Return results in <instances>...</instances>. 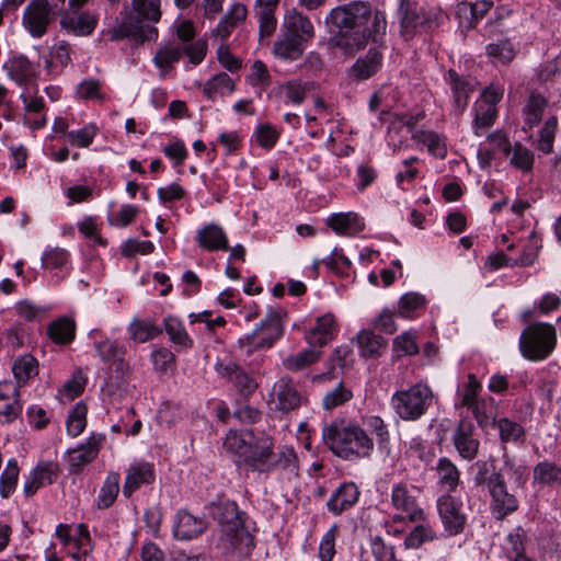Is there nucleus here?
I'll list each match as a JSON object with an SVG mask.
<instances>
[{
  "mask_svg": "<svg viewBox=\"0 0 561 561\" xmlns=\"http://www.w3.org/2000/svg\"><path fill=\"white\" fill-rule=\"evenodd\" d=\"M250 447L243 466L253 472L270 474L282 470L289 476H298V458L293 447L283 446L275 450V440L264 433L249 431Z\"/></svg>",
  "mask_w": 561,
  "mask_h": 561,
  "instance_id": "f257e3e1",
  "label": "nucleus"
},
{
  "mask_svg": "<svg viewBox=\"0 0 561 561\" xmlns=\"http://www.w3.org/2000/svg\"><path fill=\"white\" fill-rule=\"evenodd\" d=\"M211 515L221 527L219 545L232 561H242L253 548V537L244 526L245 513L233 501L213 504Z\"/></svg>",
  "mask_w": 561,
  "mask_h": 561,
  "instance_id": "f03ea898",
  "label": "nucleus"
},
{
  "mask_svg": "<svg viewBox=\"0 0 561 561\" xmlns=\"http://www.w3.org/2000/svg\"><path fill=\"white\" fill-rule=\"evenodd\" d=\"M324 445L339 458L354 461L369 458L374 451V440L357 423L335 420L322 428Z\"/></svg>",
  "mask_w": 561,
  "mask_h": 561,
  "instance_id": "7ed1b4c3",
  "label": "nucleus"
},
{
  "mask_svg": "<svg viewBox=\"0 0 561 561\" xmlns=\"http://www.w3.org/2000/svg\"><path fill=\"white\" fill-rule=\"evenodd\" d=\"M160 4V0H133L131 10L110 31L111 39L131 38L137 44L156 41L158 30L151 23H158L161 19Z\"/></svg>",
  "mask_w": 561,
  "mask_h": 561,
  "instance_id": "20e7f679",
  "label": "nucleus"
},
{
  "mask_svg": "<svg viewBox=\"0 0 561 561\" xmlns=\"http://www.w3.org/2000/svg\"><path fill=\"white\" fill-rule=\"evenodd\" d=\"M370 5L369 1L355 0L333 8L325 16V24L336 31L329 44L340 49V43L352 42L353 33L363 25Z\"/></svg>",
  "mask_w": 561,
  "mask_h": 561,
  "instance_id": "39448f33",
  "label": "nucleus"
},
{
  "mask_svg": "<svg viewBox=\"0 0 561 561\" xmlns=\"http://www.w3.org/2000/svg\"><path fill=\"white\" fill-rule=\"evenodd\" d=\"M557 346V331L552 324L536 322L525 328L519 337V351L528 360L548 358Z\"/></svg>",
  "mask_w": 561,
  "mask_h": 561,
  "instance_id": "423d86ee",
  "label": "nucleus"
},
{
  "mask_svg": "<svg viewBox=\"0 0 561 561\" xmlns=\"http://www.w3.org/2000/svg\"><path fill=\"white\" fill-rule=\"evenodd\" d=\"M388 22L386 13L379 9L369 8V14L357 32L353 33L352 42L340 43V50L344 55L353 56L360 49H364L368 43H374L381 47L385 43Z\"/></svg>",
  "mask_w": 561,
  "mask_h": 561,
  "instance_id": "0eeeda50",
  "label": "nucleus"
},
{
  "mask_svg": "<svg viewBox=\"0 0 561 561\" xmlns=\"http://www.w3.org/2000/svg\"><path fill=\"white\" fill-rule=\"evenodd\" d=\"M282 308L270 309L260 325L250 334L239 339L240 347L249 356L257 350L271 348L284 333Z\"/></svg>",
  "mask_w": 561,
  "mask_h": 561,
  "instance_id": "6e6552de",
  "label": "nucleus"
},
{
  "mask_svg": "<svg viewBox=\"0 0 561 561\" xmlns=\"http://www.w3.org/2000/svg\"><path fill=\"white\" fill-rule=\"evenodd\" d=\"M432 401L431 388L423 383H416L407 390L396 391L391 398V407L400 419L416 421L426 413Z\"/></svg>",
  "mask_w": 561,
  "mask_h": 561,
  "instance_id": "1a4fd4ad",
  "label": "nucleus"
},
{
  "mask_svg": "<svg viewBox=\"0 0 561 561\" xmlns=\"http://www.w3.org/2000/svg\"><path fill=\"white\" fill-rule=\"evenodd\" d=\"M398 16L400 35L405 41L413 38L420 32H428L438 25L437 16L414 0H400Z\"/></svg>",
  "mask_w": 561,
  "mask_h": 561,
  "instance_id": "9d476101",
  "label": "nucleus"
},
{
  "mask_svg": "<svg viewBox=\"0 0 561 561\" xmlns=\"http://www.w3.org/2000/svg\"><path fill=\"white\" fill-rule=\"evenodd\" d=\"M437 512L444 530L448 536H457L463 533L467 524V515L463 511V502L453 494H442L436 501Z\"/></svg>",
  "mask_w": 561,
  "mask_h": 561,
  "instance_id": "9b49d317",
  "label": "nucleus"
},
{
  "mask_svg": "<svg viewBox=\"0 0 561 561\" xmlns=\"http://www.w3.org/2000/svg\"><path fill=\"white\" fill-rule=\"evenodd\" d=\"M444 81L450 90L451 113L460 117L468 106L470 95L476 90V81L470 76L458 73L455 69H449L444 75Z\"/></svg>",
  "mask_w": 561,
  "mask_h": 561,
  "instance_id": "f8f14e48",
  "label": "nucleus"
},
{
  "mask_svg": "<svg viewBox=\"0 0 561 561\" xmlns=\"http://www.w3.org/2000/svg\"><path fill=\"white\" fill-rule=\"evenodd\" d=\"M50 22L51 7L48 0H31L25 7L22 23L33 37L45 35Z\"/></svg>",
  "mask_w": 561,
  "mask_h": 561,
  "instance_id": "ddd939ff",
  "label": "nucleus"
},
{
  "mask_svg": "<svg viewBox=\"0 0 561 561\" xmlns=\"http://www.w3.org/2000/svg\"><path fill=\"white\" fill-rule=\"evenodd\" d=\"M215 369L219 377L227 379L243 398L252 396L259 387L254 377L232 360L218 362Z\"/></svg>",
  "mask_w": 561,
  "mask_h": 561,
  "instance_id": "4468645a",
  "label": "nucleus"
},
{
  "mask_svg": "<svg viewBox=\"0 0 561 561\" xmlns=\"http://www.w3.org/2000/svg\"><path fill=\"white\" fill-rule=\"evenodd\" d=\"M488 491L491 497L490 511L495 519L503 520L518 510V500L508 492L504 476L495 477Z\"/></svg>",
  "mask_w": 561,
  "mask_h": 561,
  "instance_id": "2eb2a0df",
  "label": "nucleus"
},
{
  "mask_svg": "<svg viewBox=\"0 0 561 561\" xmlns=\"http://www.w3.org/2000/svg\"><path fill=\"white\" fill-rule=\"evenodd\" d=\"M391 506L400 513H404L411 523L425 522L426 513L419 504L416 496L403 482L394 483L391 488Z\"/></svg>",
  "mask_w": 561,
  "mask_h": 561,
  "instance_id": "dca6fc26",
  "label": "nucleus"
},
{
  "mask_svg": "<svg viewBox=\"0 0 561 561\" xmlns=\"http://www.w3.org/2000/svg\"><path fill=\"white\" fill-rule=\"evenodd\" d=\"M104 434H91L87 440L76 448L68 450L69 473L78 474L83 468L91 463L99 455L103 442Z\"/></svg>",
  "mask_w": 561,
  "mask_h": 561,
  "instance_id": "f3484780",
  "label": "nucleus"
},
{
  "mask_svg": "<svg viewBox=\"0 0 561 561\" xmlns=\"http://www.w3.org/2000/svg\"><path fill=\"white\" fill-rule=\"evenodd\" d=\"M98 22V15L91 11H66L60 18V27L68 34L84 37L94 32Z\"/></svg>",
  "mask_w": 561,
  "mask_h": 561,
  "instance_id": "a211bd4d",
  "label": "nucleus"
},
{
  "mask_svg": "<svg viewBox=\"0 0 561 561\" xmlns=\"http://www.w3.org/2000/svg\"><path fill=\"white\" fill-rule=\"evenodd\" d=\"M453 443L462 459L471 461L477 457L480 442L476 437L474 426L470 420L459 421L453 434Z\"/></svg>",
  "mask_w": 561,
  "mask_h": 561,
  "instance_id": "6ab92c4d",
  "label": "nucleus"
},
{
  "mask_svg": "<svg viewBox=\"0 0 561 561\" xmlns=\"http://www.w3.org/2000/svg\"><path fill=\"white\" fill-rule=\"evenodd\" d=\"M273 391L275 396V407L283 413L297 410L307 401L290 378H280L275 382Z\"/></svg>",
  "mask_w": 561,
  "mask_h": 561,
  "instance_id": "aec40b11",
  "label": "nucleus"
},
{
  "mask_svg": "<svg viewBox=\"0 0 561 561\" xmlns=\"http://www.w3.org/2000/svg\"><path fill=\"white\" fill-rule=\"evenodd\" d=\"M59 467L53 461H42L36 465L26 477L23 492L26 497L33 496L41 488L55 482Z\"/></svg>",
  "mask_w": 561,
  "mask_h": 561,
  "instance_id": "412c9836",
  "label": "nucleus"
},
{
  "mask_svg": "<svg viewBox=\"0 0 561 561\" xmlns=\"http://www.w3.org/2000/svg\"><path fill=\"white\" fill-rule=\"evenodd\" d=\"M283 26L285 34L304 44L311 42L316 34L310 19L297 8H291L285 13Z\"/></svg>",
  "mask_w": 561,
  "mask_h": 561,
  "instance_id": "4be33fe9",
  "label": "nucleus"
},
{
  "mask_svg": "<svg viewBox=\"0 0 561 561\" xmlns=\"http://www.w3.org/2000/svg\"><path fill=\"white\" fill-rule=\"evenodd\" d=\"M248 18V8L241 2H234L220 18L218 24L213 30V36L225 43L232 32L240 26Z\"/></svg>",
  "mask_w": 561,
  "mask_h": 561,
  "instance_id": "5701e85b",
  "label": "nucleus"
},
{
  "mask_svg": "<svg viewBox=\"0 0 561 561\" xmlns=\"http://www.w3.org/2000/svg\"><path fill=\"white\" fill-rule=\"evenodd\" d=\"M207 528L204 518L196 517L185 510L179 511L173 520V535L179 540H192L201 536Z\"/></svg>",
  "mask_w": 561,
  "mask_h": 561,
  "instance_id": "b1692460",
  "label": "nucleus"
},
{
  "mask_svg": "<svg viewBox=\"0 0 561 561\" xmlns=\"http://www.w3.org/2000/svg\"><path fill=\"white\" fill-rule=\"evenodd\" d=\"M156 479L154 467L150 462L139 461L131 463L126 473L123 494L130 497L141 485L151 484Z\"/></svg>",
  "mask_w": 561,
  "mask_h": 561,
  "instance_id": "393cba45",
  "label": "nucleus"
},
{
  "mask_svg": "<svg viewBox=\"0 0 561 561\" xmlns=\"http://www.w3.org/2000/svg\"><path fill=\"white\" fill-rule=\"evenodd\" d=\"M359 495L360 492L354 482H343L327 501V508L334 516H339L353 507L358 502Z\"/></svg>",
  "mask_w": 561,
  "mask_h": 561,
  "instance_id": "a878e982",
  "label": "nucleus"
},
{
  "mask_svg": "<svg viewBox=\"0 0 561 561\" xmlns=\"http://www.w3.org/2000/svg\"><path fill=\"white\" fill-rule=\"evenodd\" d=\"M278 4L279 0H255L253 15L259 22L260 37H270L276 31Z\"/></svg>",
  "mask_w": 561,
  "mask_h": 561,
  "instance_id": "bb28decb",
  "label": "nucleus"
},
{
  "mask_svg": "<svg viewBox=\"0 0 561 561\" xmlns=\"http://www.w3.org/2000/svg\"><path fill=\"white\" fill-rule=\"evenodd\" d=\"M196 242L199 248L214 251H228L229 240L224 228L217 224L210 222L203 226L196 233Z\"/></svg>",
  "mask_w": 561,
  "mask_h": 561,
  "instance_id": "cd10ccee",
  "label": "nucleus"
},
{
  "mask_svg": "<svg viewBox=\"0 0 561 561\" xmlns=\"http://www.w3.org/2000/svg\"><path fill=\"white\" fill-rule=\"evenodd\" d=\"M382 66V54L374 47L364 57H359L348 70V76L357 81H364L375 76Z\"/></svg>",
  "mask_w": 561,
  "mask_h": 561,
  "instance_id": "c85d7f7f",
  "label": "nucleus"
},
{
  "mask_svg": "<svg viewBox=\"0 0 561 561\" xmlns=\"http://www.w3.org/2000/svg\"><path fill=\"white\" fill-rule=\"evenodd\" d=\"M437 485L445 491L444 494H451L460 484V471L457 466L447 457L438 459L435 466Z\"/></svg>",
  "mask_w": 561,
  "mask_h": 561,
  "instance_id": "c756f323",
  "label": "nucleus"
},
{
  "mask_svg": "<svg viewBox=\"0 0 561 561\" xmlns=\"http://www.w3.org/2000/svg\"><path fill=\"white\" fill-rule=\"evenodd\" d=\"M328 226L340 236L352 237L362 232L365 224L355 213H340L328 218Z\"/></svg>",
  "mask_w": 561,
  "mask_h": 561,
  "instance_id": "7c9ffc66",
  "label": "nucleus"
},
{
  "mask_svg": "<svg viewBox=\"0 0 561 561\" xmlns=\"http://www.w3.org/2000/svg\"><path fill=\"white\" fill-rule=\"evenodd\" d=\"M48 337L57 345H68L76 336V322L72 318L62 316L47 325Z\"/></svg>",
  "mask_w": 561,
  "mask_h": 561,
  "instance_id": "2f4dec72",
  "label": "nucleus"
},
{
  "mask_svg": "<svg viewBox=\"0 0 561 561\" xmlns=\"http://www.w3.org/2000/svg\"><path fill=\"white\" fill-rule=\"evenodd\" d=\"M473 413V416L481 428H488L489 426L495 427L497 405L491 396L482 397L478 399L472 405H469Z\"/></svg>",
  "mask_w": 561,
  "mask_h": 561,
  "instance_id": "473e14b6",
  "label": "nucleus"
},
{
  "mask_svg": "<svg viewBox=\"0 0 561 561\" xmlns=\"http://www.w3.org/2000/svg\"><path fill=\"white\" fill-rule=\"evenodd\" d=\"M335 321L332 314H324L317 319L316 325L311 328L306 340L310 345L323 346L333 337Z\"/></svg>",
  "mask_w": 561,
  "mask_h": 561,
  "instance_id": "72a5a7b5",
  "label": "nucleus"
},
{
  "mask_svg": "<svg viewBox=\"0 0 561 561\" xmlns=\"http://www.w3.org/2000/svg\"><path fill=\"white\" fill-rule=\"evenodd\" d=\"M119 482L121 476L118 472H108L96 497L99 510H107L114 504L119 493Z\"/></svg>",
  "mask_w": 561,
  "mask_h": 561,
  "instance_id": "f704fd0d",
  "label": "nucleus"
},
{
  "mask_svg": "<svg viewBox=\"0 0 561 561\" xmlns=\"http://www.w3.org/2000/svg\"><path fill=\"white\" fill-rule=\"evenodd\" d=\"M533 478L535 484L561 485V467L548 460L540 461L534 467Z\"/></svg>",
  "mask_w": 561,
  "mask_h": 561,
  "instance_id": "c9c22d12",
  "label": "nucleus"
},
{
  "mask_svg": "<svg viewBox=\"0 0 561 561\" xmlns=\"http://www.w3.org/2000/svg\"><path fill=\"white\" fill-rule=\"evenodd\" d=\"M8 76L18 84H24L35 75L33 64L23 55L12 57L5 65Z\"/></svg>",
  "mask_w": 561,
  "mask_h": 561,
  "instance_id": "e433bc0d",
  "label": "nucleus"
},
{
  "mask_svg": "<svg viewBox=\"0 0 561 561\" xmlns=\"http://www.w3.org/2000/svg\"><path fill=\"white\" fill-rule=\"evenodd\" d=\"M413 140L425 146L427 151L436 158L444 159L447 154L445 137L434 130L415 131Z\"/></svg>",
  "mask_w": 561,
  "mask_h": 561,
  "instance_id": "4c0bfd02",
  "label": "nucleus"
},
{
  "mask_svg": "<svg viewBox=\"0 0 561 561\" xmlns=\"http://www.w3.org/2000/svg\"><path fill=\"white\" fill-rule=\"evenodd\" d=\"M129 337L136 343H145L162 333V329L151 320L135 318L128 325Z\"/></svg>",
  "mask_w": 561,
  "mask_h": 561,
  "instance_id": "58836bf2",
  "label": "nucleus"
},
{
  "mask_svg": "<svg viewBox=\"0 0 561 561\" xmlns=\"http://www.w3.org/2000/svg\"><path fill=\"white\" fill-rule=\"evenodd\" d=\"M357 345L363 357H378L386 346V341L371 330H362L357 335Z\"/></svg>",
  "mask_w": 561,
  "mask_h": 561,
  "instance_id": "ea45409f",
  "label": "nucleus"
},
{
  "mask_svg": "<svg viewBox=\"0 0 561 561\" xmlns=\"http://www.w3.org/2000/svg\"><path fill=\"white\" fill-rule=\"evenodd\" d=\"M12 371L21 387L38 374V362L30 354L23 355L14 360Z\"/></svg>",
  "mask_w": 561,
  "mask_h": 561,
  "instance_id": "a19ab883",
  "label": "nucleus"
},
{
  "mask_svg": "<svg viewBox=\"0 0 561 561\" xmlns=\"http://www.w3.org/2000/svg\"><path fill=\"white\" fill-rule=\"evenodd\" d=\"M426 299L419 293H407L398 302V313L402 318L414 319L417 312L425 308Z\"/></svg>",
  "mask_w": 561,
  "mask_h": 561,
  "instance_id": "79ce46f5",
  "label": "nucleus"
},
{
  "mask_svg": "<svg viewBox=\"0 0 561 561\" xmlns=\"http://www.w3.org/2000/svg\"><path fill=\"white\" fill-rule=\"evenodd\" d=\"M547 106V100L537 93H531L523 110L524 122L529 127L538 125L542 118L543 111Z\"/></svg>",
  "mask_w": 561,
  "mask_h": 561,
  "instance_id": "37998d69",
  "label": "nucleus"
},
{
  "mask_svg": "<svg viewBox=\"0 0 561 561\" xmlns=\"http://www.w3.org/2000/svg\"><path fill=\"white\" fill-rule=\"evenodd\" d=\"M94 347L101 360L106 364L114 365L124 360L125 348L117 341L105 339L96 342Z\"/></svg>",
  "mask_w": 561,
  "mask_h": 561,
  "instance_id": "c03bdc74",
  "label": "nucleus"
},
{
  "mask_svg": "<svg viewBox=\"0 0 561 561\" xmlns=\"http://www.w3.org/2000/svg\"><path fill=\"white\" fill-rule=\"evenodd\" d=\"M163 324L164 330L173 344L183 348L192 347L193 340L190 337L183 323L179 319L174 317H167L163 320Z\"/></svg>",
  "mask_w": 561,
  "mask_h": 561,
  "instance_id": "a18cd8bd",
  "label": "nucleus"
},
{
  "mask_svg": "<svg viewBox=\"0 0 561 561\" xmlns=\"http://www.w3.org/2000/svg\"><path fill=\"white\" fill-rule=\"evenodd\" d=\"M248 438L238 433L237 431L230 430L225 438L224 447L227 451L238 457L237 462L242 465L250 447V435L247 434Z\"/></svg>",
  "mask_w": 561,
  "mask_h": 561,
  "instance_id": "49530a36",
  "label": "nucleus"
},
{
  "mask_svg": "<svg viewBox=\"0 0 561 561\" xmlns=\"http://www.w3.org/2000/svg\"><path fill=\"white\" fill-rule=\"evenodd\" d=\"M495 427L499 428L502 443H522L524 440L525 430L518 422L501 417L496 420Z\"/></svg>",
  "mask_w": 561,
  "mask_h": 561,
  "instance_id": "de8ad7c7",
  "label": "nucleus"
},
{
  "mask_svg": "<svg viewBox=\"0 0 561 561\" xmlns=\"http://www.w3.org/2000/svg\"><path fill=\"white\" fill-rule=\"evenodd\" d=\"M236 89L231 77L226 72H220L211 77L204 85V93L208 99H215L216 94L232 93Z\"/></svg>",
  "mask_w": 561,
  "mask_h": 561,
  "instance_id": "09e8293b",
  "label": "nucleus"
},
{
  "mask_svg": "<svg viewBox=\"0 0 561 561\" xmlns=\"http://www.w3.org/2000/svg\"><path fill=\"white\" fill-rule=\"evenodd\" d=\"M184 50L182 46L175 44H167L156 53L153 57L154 65L162 71L172 68L173 64L178 62Z\"/></svg>",
  "mask_w": 561,
  "mask_h": 561,
  "instance_id": "8fccbe9b",
  "label": "nucleus"
},
{
  "mask_svg": "<svg viewBox=\"0 0 561 561\" xmlns=\"http://www.w3.org/2000/svg\"><path fill=\"white\" fill-rule=\"evenodd\" d=\"M404 538L405 549H417L423 543L433 541L437 538L435 530L431 525L420 522Z\"/></svg>",
  "mask_w": 561,
  "mask_h": 561,
  "instance_id": "3c124183",
  "label": "nucleus"
},
{
  "mask_svg": "<svg viewBox=\"0 0 561 561\" xmlns=\"http://www.w3.org/2000/svg\"><path fill=\"white\" fill-rule=\"evenodd\" d=\"M305 50V44L285 34V38L274 44V54L283 59L296 60Z\"/></svg>",
  "mask_w": 561,
  "mask_h": 561,
  "instance_id": "603ef678",
  "label": "nucleus"
},
{
  "mask_svg": "<svg viewBox=\"0 0 561 561\" xmlns=\"http://www.w3.org/2000/svg\"><path fill=\"white\" fill-rule=\"evenodd\" d=\"M20 468L15 458L7 462V467L0 477V495L8 499L14 491L19 480Z\"/></svg>",
  "mask_w": 561,
  "mask_h": 561,
  "instance_id": "864d4df0",
  "label": "nucleus"
},
{
  "mask_svg": "<svg viewBox=\"0 0 561 561\" xmlns=\"http://www.w3.org/2000/svg\"><path fill=\"white\" fill-rule=\"evenodd\" d=\"M320 357V352L313 348L304 350L295 355H290L283 360V366L290 371H299L316 363Z\"/></svg>",
  "mask_w": 561,
  "mask_h": 561,
  "instance_id": "5fc2aeb1",
  "label": "nucleus"
},
{
  "mask_svg": "<svg viewBox=\"0 0 561 561\" xmlns=\"http://www.w3.org/2000/svg\"><path fill=\"white\" fill-rule=\"evenodd\" d=\"M15 312L25 321H41L49 312L50 307L37 305L28 299L16 302Z\"/></svg>",
  "mask_w": 561,
  "mask_h": 561,
  "instance_id": "6e6d98bb",
  "label": "nucleus"
},
{
  "mask_svg": "<svg viewBox=\"0 0 561 561\" xmlns=\"http://www.w3.org/2000/svg\"><path fill=\"white\" fill-rule=\"evenodd\" d=\"M87 405L78 402L67 419V432L70 436H79L87 426Z\"/></svg>",
  "mask_w": 561,
  "mask_h": 561,
  "instance_id": "4d7b16f0",
  "label": "nucleus"
},
{
  "mask_svg": "<svg viewBox=\"0 0 561 561\" xmlns=\"http://www.w3.org/2000/svg\"><path fill=\"white\" fill-rule=\"evenodd\" d=\"M365 424L376 435L380 450H389L390 434L385 421L378 415H370L365 419Z\"/></svg>",
  "mask_w": 561,
  "mask_h": 561,
  "instance_id": "13d9d810",
  "label": "nucleus"
},
{
  "mask_svg": "<svg viewBox=\"0 0 561 561\" xmlns=\"http://www.w3.org/2000/svg\"><path fill=\"white\" fill-rule=\"evenodd\" d=\"M511 164L523 172L531 171L534 167V153L519 142L512 147Z\"/></svg>",
  "mask_w": 561,
  "mask_h": 561,
  "instance_id": "bf43d9fd",
  "label": "nucleus"
},
{
  "mask_svg": "<svg viewBox=\"0 0 561 561\" xmlns=\"http://www.w3.org/2000/svg\"><path fill=\"white\" fill-rule=\"evenodd\" d=\"M497 117V108L480 104L476 108V115L472 124L473 131L480 136L481 129L490 128Z\"/></svg>",
  "mask_w": 561,
  "mask_h": 561,
  "instance_id": "052dcab7",
  "label": "nucleus"
},
{
  "mask_svg": "<svg viewBox=\"0 0 561 561\" xmlns=\"http://www.w3.org/2000/svg\"><path fill=\"white\" fill-rule=\"evenodd\" d=\"M557 127L558 118L556 116H551L545 122V125L540 130L538 149L545 154L552 152Z\"/></svg>",
  "mask_w": 561,
  "mask_h": 561,
  "instance_id": "680f3d73",
  "label": "nucleus"
},
{
  "mask_svg": "<svg viewBox=\"0 0 561 561\" xmlns=\"http://www.w3.org/2000/svg\"><path fill=\"white\" fill-rule=\"evenodd\" d=\"M96 126L90 124L85 125L81 129L68 131L67 138L72 146L85 148L92 144L96 135Z\"/></svg>",
  "mask_w": 561,
  "mask_h": 561,
  "instance_id": "e2e57ef3",
  "label": "nucleus"
},
{
  "mask_svg": "<svg viewBox=\"0 0 561 561\" xmlns=\"http://www.w3.org/2000/svg\"><path fill=\"white\" fill-rule=\"evenodd\" d=\"M339 534L337 525L331 528L323 535L319 546V558L321 561H332L335 554V539Z\"/></svg>",
  "mask_w": 561,
  "mask_h": 561,
  "instance_id": "0e129e2a",
  "label": "nucleus"
},
{
  "mask_svg": "<svg viewBox=\"0 0 561 561\" xmlns=\"http://www.w3.org/2000/svg\"><path fill=\"white\" fill-rule=\"evenodd\" d=\"M482 389L481 382L478 380L476 375L469 374L468 380L463 385L461 392L459 393L460 405L469 407L472 405L478 399V394Z\"/></svg>",
  "mask_w": 561,
  "mask_h": 561,
  "instance_id": "69168bd1",
  "label": "nucleus"
},
{
  "mask_svg": "<svg viewBox=\"0 0 561 561\" xmlns=\"http://www.w3.org/2000/svg\"><path fill=\"white\" fill-rule=\"evenodd\" d=\"M282 89L285 91L286 98L295 105H299L305 101L309 91V83L299 80L287 81Z\"/></svg>",
  "mask_w": 561,
  "mask_h": 561,
  "instance_id": "338daca9",
  "label": "nucleus"
},
{
  "mask_svg": "<svg viewBox=\"0 0 561 561\" xmlns=\"http://www.w3.org/2000/svg\"><path fill=\"white\" fill-rule=\"evenodd\" d=\"M370 550L375 561H397L394 547L387 545L380 536L371 538Z\"/></svg>",
  "mask_w": 561,
  "mask_h": 561,
  "instance_id": "774afa93",
  "label": "nucleus"
}]
</instances>
